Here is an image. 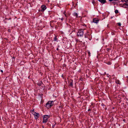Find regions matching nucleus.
Wrapping results in <instances>:
<instances>
[{
  "mask_svg": "<svg viewBox=\"0 0 128 128\" xmlns=\"http://www.w3.org/2000/svg\"><path fill=\"white\" fill-rule=\"evenodd\" d=\"M54 104V102L53 101H49L46 104V106L48 108H50Z\"/></svg>",
  "mask_w": 128,
  "mask_h": 128,
  "instance_id": "f257e3e1",
  "label": "nucleus"
},
{
  "mask_svg": "<svg viewBox=\"0 0 128 128\" xmlns=\"http://www.w3.org/2000/svg\"><path fill=\"white\" fill-rule=\"evenodd\" d=\"M50 117V115H46L44 116L43 122L46 123L48 120V119Z\"/></svg>",
  "mask_w": 128,
  "mask_h": 128,
  "instance_id": "f03ea898",
  "label": "nucleus"
},
{
  "mask_svg": "<svg viewBox=\"0 0 128 128\" xmlns=\"http://www.w3.org/2000/svg\"><path fill=\"white\" fill-rule=\"evenodd\" d=\"M83 34V31L82 30H79L77 33V35L80 36H82Z\"/></svg>",
  "mask_w": 128,
  "mask_h": 128,
  "instance_id": "7ed1b4c3",
  "label": "nucleus"
},
{
  "mask_svg": "<svg viewBox=\"0 0 128 128\" xmlns=\"http://www.w3.org/2000/svg\"><path fill=\"white\" fill-rule=\"evenodd\" d=\"M41 8L42 10H41V11L43 12L46 9V7L44 5H42L41 6Z\"/></svg>",
  "mask_w": 128,
  "mask_h": 128,
  "instance_id": "20e7f679",
  "label": "nucleus"
},
{
  "mask_svg": "<svg viewBox=\"0 0 128 128\" xmlns=\"http://www.w3.org/2000/svg\"><path fill=\"white\" fill-rule=\"evenodd\" d=\"M99 21V20L97 18H95L93 19V22L96 23H97Z\"/></svg>",
  "mask_w": 128,
  "mask_h": 128,
  "instance_id": "39448f33",
  "label": "nucleus"
},
{
  "mask_svg": "<svg viewBox=\"0 0 128 128\" xmlns=\"http://www.w3.org/2000/svg\"><path fill=\"white\" fill-rule=\"evenodd\" d=\"M35 118L36 119H37L39 116V114L38 113H37L35 112V114H34Z\"/></svg>",
  "mask_w": 128,
  "mask_h": 128,
  "instance_id": "423d86ee",
  "label": "nucleus"
},
{
  "mask_svg": "<svg viewBox=\"0 0 128 128\" xmlns=\"http://www.w3.org/2000/svg\"><path fill=\"white\" fill-rule=\"evenodd\" d=\"M124 2L125 3L124 4H124H125L128 6V1L127 0H126V1Z\"/></svg>",
  "mask_w": 128,
  "mask_h": 128,
  "instance_id": "0eeeda50",
  "label": "nucleus"
},
{
  "mask_svg": "<svg viewBox=\"0 0 128 128\" xmlns=\"http://www.w3.org/2000/svg\"><path fill=\"white\" fill-rule=\"evenodd\" d=\"M37 84L39 86H41L42 84V82L41 81H40Z\"/></svg>",
  "mask_w": 128,
  "mask_h": 128,
  "instance_id": "6e6552de",
  "label": "nucleus"
},
{
  "mask_svg": "<svg viewBox=\"0 0 128 128\" xmlns=\"http://www.w3.org/2000/svg\"><path fill=\"white\" fill-rule=\"evenodd\" d=\"M73 82H70L69 84V86L70 87H72V86Z\"/></svg>",
  "mask_w": 128,
  "mask_h": 128,
  "instance_id": "1a4fd4ad",
  "label": "nucleus"
},
{
  "mask_svg": "<svg viewBox=\"0 0 128 128\" xmlns=\"http://www.w3.org/2000/svg\"><path fill=\"white\" fill-rule=\"evenodd\" d=\"M74 14V15L75 16L76 18L78 17V14L77 13L75 12Z\"/></svg>",
  "mask_w": 128,
  "mask_h": 128,
  "instance_id": "9d476101",
  "label": "nucleus"
},
{
  "mask_svg": "<svg viewBox=\"0 0 128 128\" xmlns=\"http://www.w3.org/2000/svg\"><path fill=\"white\" fill-rule=\"evenodd\" d=\"M53 21H51L50 22V24L51 26L52 27H53V26H52V24H53Z\"/></svg>",
  "mask_w": 128,
  "mask_h": 128,
  "instance_id": "9b49d317",
  "label": "nucleus"
},
{
  "mask_svg": "<svg viewBox=\"0 0 128 128\" xmlns=\"http://www.w3.org/2000/svg\"><path fill=\"white\" fill-rule=\"evenodd\" d=\"M114 12L116 14H118V11L117 10H115Z\"/></svg>",
  "mask_w": 128,
  "mask_h": 128,
  "instance_id": "f8f14e48",
  "label": "nucleus"
},
{
  "mask_svg": "<svg viewBox=\"0 0 128 128\" xmlns=\"http://www.w3.org/2000/svg\"><path fill=\"white\" fill-rule=\"evenodd\" d=\"M57 38H56V36H55V37L54 38V41H56L57 40Z\"/></svg>",
  "mask_w": 128,
  "mask_h": 128,
  "instance_id": "ddd939ff",
  "label": "nucleus"
},
{
  "mask_svg": "<svg viewBox=\"0 0 128 128\" xmlns=\"http://www.w3.org/2000/svg\"><path fill=\"white\" fill-rule=\"evenodd\" d=\"M118 25L119 26H121V24H120V23H118Z\"/></svg>",
  "mask_w": 128,
  "mask_h": 128,
  "instance_id": "4468645a",
  "label": "nucleus"
},
{
  "mask_svg": "<svg viewBox=\"0 0 128 128\" xmlns=\"http://www.w3.org/2000/svg\"><path fill=\"white\" fill-rule=\"evenodd\" d=\"M66 12H64V14L65 16H66V14H65V13H66Z\"/></svg>",
  "mask_w": 128,
  "mask_h": 128,
  "instance_id": "2eb2a0df",
  "label": "nucleus"
},
{
  "mask_svg": "<svg viewBox=\"0 0 128 128\" xmlns=\"http://www.w3.org/2000/svg\"><path fill=\"white\" fill-rule=\"evenodd\" d=\"M126 0H121V1L122 2H124V1H125Z\"/></svg>",
  "mask_w": 128,
  "mask_h": 128,
  "instance_id": "dca6fc26",
  "label": "nucleus"
},
{
  "mask_svg": "<svg viewBox=\"0 0 128 128\" xmlns=\"http://www.w3.org/2000/svg\"><path fill=\"white\" fill-rule=\"evenodd\" d=\"M110 1H112V0H114V1H115L116 0H109Z\"/></svg>",
  "mask_w": 128,
  "mask_h": 128,
  "instance_id": "f3484780",
  "label": "nucleus"
},
{
  "mask_svg": "<svg viewBox=\"0 0 128 128\" xmlns=\"http://www.w3.org/2000/svg\"><path fill=\"white\" fill-rule=\"evenodd\" d=\"M88 54L89 55H90V52H88Z\"/></svg>",
  "mask_w": 128,
  "mask_h": 128,
  "instance_id": "a211bd4d",
  "label": "nucleus"
},
{
  "mask_svg": "<svg viewBox=\"0 0 128 128\" xmlns=\"http://www.w3.org/2000/svg\"><path fill=\"white\" fill-rule=\"evenodd\" d=\"M63 18H61V20H63Z\"/></svg>",
  "mask_w": 128,
  "mask_h": 128,
  "instance_id": "6ab92c4d",
  "label": "nucleus"
},
{
  "mask_svg": "<svg viewBox=\"0 0 128 128\" xmlns=\"http://www.w3.org/2000/svg\"><path fill=\"white\" fill-rule=\"evenodd\" d=\"M1 71L2 72H3V70H1Z\"/></svg>",
  "mask_w": 128,
  "mask_h": 128,
  "instance_id": "aec40b11",
  "label": "nucleus"
},
{
  "mask_svg": "<svg viewBox=\"0 0 128 128\" xmlns=\"http://www.w3.org/2000/svg\"><path fill=\"white\" fill-rule=\"evenodd\" d=\"M90 109H88V111H90Z\"/></svg>",
  "mask_w": 128,
  "mask_h": 128,
  "instance_id": "412c9836",
  "label": "nucleus"
},
{
  "mask_svg": "<svg viewBox=\"0 0 128 128\" xmlns=\"http://www.w3.org/2000/svg\"><path fill=\"white\" fill-rule=\"evenodd\" d=\"M113 18V17L112 16L111 17V18Z\"/></svg>",
  "mask_w": 128,
  "mask_h": 128,
  "instance_id": "4be33fe9",
  "label": "nucleus"
},
{
  "mask_svg": "<svg viewBox=\"0 0 128 128\" xmlns=\"http://www.w3.org/2000/svg\"><path fill=\"white\" fill-rule=\"evenodd\" d=\"M114 34V33H112V35Z\"/></svg>",
  "mask_w": 128,
  "mask_h": 128,
  "instance_id": "5701e85b",
  "label": "nucleus"
},
{
  "mask_svg": "<svg viewBox=\"0 0 128 128\" xmlns=\"http://www.w3.org/2000/svg\"><path fill=\"white\" fill-rule=\"evenodd\" d=\"M57 50H58V48H57Z\"/></svg>",
  "mask_w": 128,
  "mask_h": 128,
  "instance_id": "b1692460",
  "label": "nucleus"
},
{
  "mask_svg": "<svg viewBox=\"0 0 128 128\" xmlns=\"http://www.w3.org/2000/svg\"><path fill=\"white\" fill-rule=\"evenodd\" d=\"M32 111H34V110H32Z\"/></svg>",
  "mask_w": 128,
  "mask_h": 128,
  "instance_id": "393cba45",
  "label": "nucleus"
}]
</instances>
